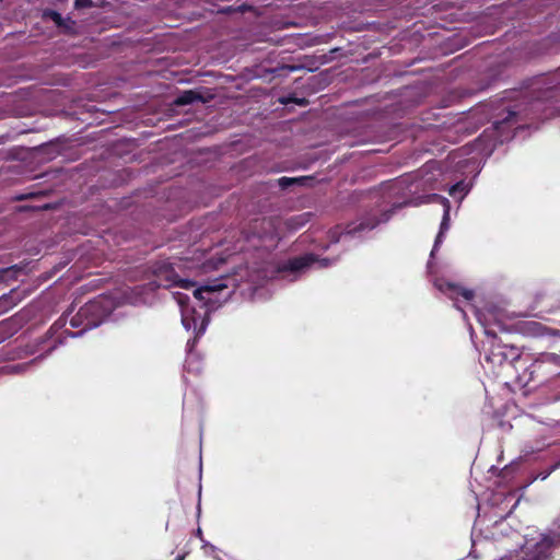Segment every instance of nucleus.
<instances>
[{
    "label": "nucleus",
    "instance_id": "f257e3e1",
    "mask_svg": "<svg viewBox=\"0 0 560 560\" xmlns=\"http://www.w3.org/2000/svg\"><path fill=\"white\" fill-rule=\"evenodd\" d=\"M175 299L180 306L182 312V324L186 330H192L196 332V337L201 336L208 326L209 319L207 317L208 311H197L187 304L188 296L176 293Z\"/></svg>",
    "mask_w": 560,
    "mask_h": 560
},
{
    "label": "nucleus",
    "instance_id": "f03ea898",
    "mask_svg": "<svg viewBox=\"0 0 560 560\" xmlns=\"http://www.w3.org/2000/svg\"><path fill=\"white\" fill-rule=\"evenodd\" d=\"M226 289V284L222 281L215 280L212 283L197 288L194 291V296L203 303V306L210 308L221 302L218 296L221 291Z\"/></svg>",
    "mask_w": 560,
    "mask_h": 560
},
{
    "label": "nucleus",
    "instance_id": "7ed1b4c3",
    "mask_svg": "<svg viewBox=\"0 0 560 560\" xmlns=\"http://www.w3.org/2000/svg\"><path fill=\"white\" fill-rule=\"evenodd\" d=\"M156 279L159 287L170 288L174 285H178L184 289H189L195 285V283L187 279H182L173 270V268L161 267L156 271Z\"/></svg>",
    "mask_w": 560,
    "mask_h": 560
},
{
    "label": "nucleus",
    "instance_id": "20e7f679",
    "mask_svg": "<svg viewBox=\"0 0 560 560\" xmlns=\"http://www.w3.org/2000/svg\"><path fill=\"white\" fill-rule=\"evenodd\" d=\"M553 544H560V535L557 538L551 539L549 536L542 535L540 540L532 547H526V560H545L549 555V550Z\"/></svg>",
    "mask_w": 560,
    "mask_h": 560
},
{
    "label": "nucleus",
    "instance_id": "39448f33",
    "mask_svg": "<svg viewBox=\"0 0 560 560\" xmlns=\"http://www.w3.org/2000/svg\"><path fill=\"white\" fill-rule=\"evenodd\" d=\"M432 198L434 200H439L443 207H444V213H443V219H442V222H441V228H440V232L436 236V240H435V243H434V246H433V249L431 252V257L434 255L435 250L438 249V247L440 246V244L442 243V236L443 234L448 230L450 228V201L444 198V197H441V196H438V195H433Z\"/></svg>",
    "mask_w": 560,
    "mask_h": 560
},
{
    "label": "nucleus",
    "instance_id": "423d86ee",
    "mask_svg": "<svg viewBox=\"0 0 560 560\" xmlns=\"http://www.w3.org/2000/svg\"><path fill=\"white\" fill-rule=\"evenodd\" d=\"M509 352L512 359H517L520 357L517 349L512 346H497L487 357V360L501 364L509 357Z\"/></svg>",
    "mask_w": 560,
    "mask_h": 560
},
{
    "label": "nucleus",
    "instance_id": "0eeeda50",
    "mask_svg": "<svg viewBox=\"0 0 560 560\" xmlns=\"http://www.w3.org/2000/svg\"><path fill=\"white\" fill-rule=\"evenodd\" d=\"M205 257H206V252H201L197 257H192L190 259L191 264L185 265V266L189 269L200 268L203 271H209V270L215 269L218 267V264L223 261L222 259H220L219 261H214L212 256L207 259Z\"/></svg>",
    "mask_w": 560,
    "mask_h": 560
},
{
    "label": "nucleus",
    "instance_id": "6e6552de",
    "mask_svg": "<svg viewBox=\"0 0 560 560\" xmlns=\"http://www.w3.org/2000/svg\"><path fill=\"white\" fill-rule=\"evenodd\" d=\"M438 288L450 294L451 299H455L457 295H462L465 300L470 301L474 298V292L468 289L459 288L452 283H438Z\"/></svg>",
    "mask_w": 560,
    "mask_h": 560
},
{
    "label": "nucleus",
    "instance_id": "1a4fd4ad",
    "mask_svg": "<svg viewBox=\"0 0 560 560\" xmlns=\"http://www.w3.org/2000/svg\"><path fill=\"white\" fill-rule=\"evenodd\" d=\"M314 262H318L319 267L328 266L327 259L315 260L313 256L306 255L291 260L289 264V268L293 271H299L311 266Z\"/></svg>",
    "mask_w": 560,
    "mask_h": 560
},
{
    "label": "nucleus",
    "instance_id": "9d476101",
    "mask_svg": "<svg viewBox=\"0 0 560 560\" xmlns=\"http://www.w3.org/2000/svg\"><path fill=\"white\" fill-rule=\"evenodd\" d=\"M197 98V95L192 91H186L180 96H178L176 103L178 105H186L192 103Z\"/></svg>",
    "mask_w": 560,
    "mask_h": 560
},
{
    "label": "nucleus",
    "instance_id": "9b49d317",
    "mask_svg": "<svg viewBox=\"0 0 560 560\" xmlns=\"http://www.w3.org/2000/svg\"><path fill=\"white\" fill-rule=\"evenodd\" d=\"M46 15H48L58 26L63 25V19L58 12L49 11L46 13Z\"/></svg>",
    "mask_w": 560,
    "mask_h": 560
},
{
    "label": "nucleus",
    "instance_id": "f8f14e48",
    "mask_svg": "<svg viewBox=\"0 0 560 560\" xmlns=\"http://www.w3.org/2000/svg\"><path fill=\"white\" fill-rule=\"evenodd\" d=\"M463 190H464V188H463L462 184L457 183L450 188L448 192L451 196L455 197L458 191H463Z\"/></svg>",
    "mask_w": 560,
    "mask_h": 560
},
{
    "label": "nucleus",
    "instance_id": "ddd939ff",
    "mask_svg": "<svg viewBox=\"0 0 560 560\" xmlns=\"http://www.w3.org/2000/svg\"><path fill=\"white\" fill-rule=\"evenodd\" d=\"M12 299V294L9 295V296H2L0 299V306H3L4 308H8L10 307V300Z\"/></svg>",
    "mask_w": 560,
    "mask_h": 560
},
{
    "label": "nucleus",
    "instance_id": "4468645a",
    "mask_svg": "<svg viewBox=\"0 0 560 560\" xmlns=\"http://www.w3.org/2000/svg\"><path fill=\"white\" fill-rule=\"evenodd\" d=\"M90 5H91L90 0H75L77 8H83V7H90Z\"/></svg>",
    "mask_w": 560,
    "mask_h": 560
},
{
    "label": "nucleus",
    "instance_id": "2eb2a0df",
    "mask_svg": "<svg viewBox=\"0 0 560 560\" xmlns=\"http://www.w3.org/2000/svg\"><path fill=\"white\" fill-rule=\"evenodd\" d=\"M293 180L294 179H292V178L282 177L279 179V184L284 187V186L291 184Z\"/></svg>",
    "mask_w": 560,
    "mask_h": 560
},
{
    "label": "nucleus",
    "instance_id": "dca6fc26",
    "mask_svg": "<svg viewBox=\"0 0 560 560\" xmlns=\"http://www.w3.org/2000/svg\"><path fill=\"white\" fill-rule=\"evenodd\" d=\"M100 302H91L89 305H86V311H90V310H95L97 307Z\"/></svg>",
    "mask_w": 560,
    "mask_h": 560
},
{
    "label": "nucleus",
    "instance_id": "f3484780",
    "mask_svg": "<svg viewBox=\"0 0 560 560\" xmlns=\"http://www.w3.org/2000/svg\"><path fill=\"white\" fill-rule=\"evenodd\" d=\"M126 301L127 302H130V303H136L137 300L136 299H132V298H126Z\"/></svg>",
    "mask_w": 560,
    "mask_h": 560
}]
</instances>
